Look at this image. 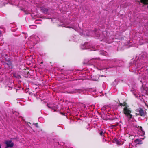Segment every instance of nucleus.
<instances>
[{"instance_id":"obj_3","label":"nucleus","mask_w":148,"mask_h":148,"mask_svg":"<svg viewBox=\"0 0 148 148\" xmlns=\"http://www.w3.org/2000/svg\"><path fill=\"white\" fill-rule=\"evenodd\" d=\"M5 144L7 147H12L14 145V143L11 140H7L5 142Z\"/></svg>"},{"instance_id":"obj_2","label":"nucleus","mask_w":148,"mask_h":148,"mask_svg":"<svg viewBox=\"0 0 148 148\" xmlns=\"http://www.w3.org/2000/svg\"><path fill=\"white\" fill-rule=\"evenodd\" d=\"M136 115L137 116H139L142 117H144L146 114V112L141 108H139L136 110Z\"/></svg>"},{"instance_id":"obj_18","label":"nucleus","mask_w":148,"mask_h":148,"mask_svg":"<svg viewBox=\"0 0 148 148\" xmlns=\"http://www.w3.org/2000/svg\"><path fill=\"white\" fill-rule=\"evenodd\" d=\"M12 89V88L11 87H9V88H8V90H11Z\"/></svg>"},{"instance_id":"obj_9","label":"nucleus","mask_w":148,"mask_h":148,"mask_svg":"<svg viewBox=\"0 0 148 148\" xmlns=\"http://www.w3.org/2000/svg\"><path fill=\"white\" fill-rule=\"evenodd\" d=\"M13 76L14 77H15L19 79L21 78V76L19 75H18L16 74H13Z\"/></svg>"},{"instance_id":"obj_20","label":"nucleus","mask_w":148,"mask_h":148,"mask_svg":"<svg viewBox=\"0 0 148 148\" xmlns=\"http://www.w3.org/2000/svg\"><path fill=\"white\" fill-rule=\"evenodd\" d=\"M0 148H1V145L0 144Z\"/></svg>"},{"instance_id":"obj_11","label":"nucleus","mask_w":148,"mask_h":148,"mask_svg":"<svg viewBox=\"0 0 148 148\" xmlns=\"http://www.w3.org/2000/svg\"><path fill=\"white\" fill-rule=\"evenodd\" d=\"M25 74L26 73L27 75H26L25 77H30V74L29 73V72L28 71H26L25 72Z\"/></svg>"},{"instance_id":"obj_10","label":"nucleus","mask_w":148,"mask_h":148,"mask_svg":"<svg viewBox=\"0 0 148 148\" xmlns=\"http://www.w3.org/2000/svg\"><path fill=\"white\" fill-rule=\"evenodd\" d=\"M113 142L116 143L117 144H119L120 142L116 138H114L113 139Z\"/></svg>"},{"instance_id":"obj_16","label":"nucleus","mask_w":148,"mask_h":148,"mask_svg":"<svg viewBox=\"0 0 148 148\" xmlns=\"http://www.w3.org/2000/svg\"><path fill=\"white\" fill-rule=\"evenodd\" d=\"M33 125H34L35 126L37 127V128H38L39 127V126L38 125V123H33Z\"/></svg>"},{"instance_id":"obj_21","label":"nucleus","mask_w":148,"mask_h":148,"mask_svg":"<svg viewBox=\"0 0 148 148\" xmlns=\"http://www.w3.org/2000/svg\"><path fill=\"white\" fill-rule=\"evenodd\" d=\"M8 147H6L5 148H8Z\"/></svg>"},{"instance_id":"obj_1","label":"nucleus","mask_w":148,"mask_h":148,"mask_svg":"<svg viewBox=\"0 0 148 148\" xmlns=\"http://www.w3.org/2000/svg\"><path fill=\"white\" fill-rule=\"evenodd\" d=\"M123 114L127 118L128 121H130L133 116L131 114L132 112L131 109L129 107H124L123 110Z\"/></svg>"},{"instance_id":"obj_14","label":"nucleus","mask_w":148,"mask_h":148,"mask_svg":"<svg viewBox=\"0 0 148 148\" xmlns=\"http://www.w3.org/2000/svg\"><path fill=\"white\" fill-rule=\"evenodd\" d=\"M99 134L101 136H103L104 134V133L103 132L102 130L99 133Z\"/></svg>"},{"instance_id":"obj_19","label":"nucleus","mask_w":148,"mask_h":148,"mask_svg":"<svg viewBox=\"0 0 148 148\" xmlns=\"http://www.w3.org/2000/svg\"><path fill=\"white\" fill-rule=\"evenodd\" d=\"M138 126L137 125H136V126H135L138 129Z\"/></svg>"},{"instance_id":"obj_12","label":"nucleus","mask_w":148,"mask_h":148,"mask_svg":"<svg viewBox=\"0 0 148 148\" xmlns=\"http://www.w3.org/2000/svg\"><path fill=\"white\" fill-rule=\"evenodd\" d=\"M123 106L124 107H129V106L127 105V104L125 102H124L123 103Z\"/></svg>"},{"instance_id":"obj_4","label":"nucleus","mask_w":148,"mask_h":148,"mask_svg":"<svg viewBox=\"0 0 148 148\" xmlns=\"http://www.w3.org/2000/svg\"><path fill=\"white\" fill-rule=\"evenodd\" d=\"M81 90L80 89H75L71 91H66V92L67 93L73 94L77 92H79Z\"/></svg>"},{"instance_id":"obj_15","label":"nucleus","mask_w":148,"mask_h":148,"mask_svg":"<svg viewBox=\"0 0 148 148\" xmlns=\"http://www.w3.org/2000/svg\"><path fill=\"white\" fill-rule=\"evenodd\" d=\"M138 129L140 131H142V132H144V131L143 130L142 127L141 126H138Z\"/></svg>"},{"instance_id":"obj_5","label":"nucleus","mask_w":148,"mask_h":148,"mask_svg":"<svg viewBox=\"0 0 148 148\" xmlns=\"http://www.w3.org/2000/svg\"><path fill=\"white\" fill-rule=\"evenodd\" d=\"M5 61L8 62L6 64L8 66V67L11 68H12V62L10 59H6Z\"/></svg>"},{"instance_id":"obj_13","label":"nucleus","mask_w":148,"mask_h":148,"mask_svg":"<svg viewBox=\"0 0 148 148\" xmlns=\"http://www.w3.org/2000/svg\"><path fill=\"white\" fill-rule=\"evenodd\" d=\"M48 106L49 108H51L53 110L54 112L56 111V109L54 108V107H53L52 106H50V105H49V106L48 105Z\"/></svg>"},{"instance_id":"obj_8","label":"nucleus","mask_w":148,"mask_h":148,"mask_svg":"<svg viewBox=\"0 0 148 148\" xmlns=\"http://www.w3.org/2000/svg\"><path fill=\"white\" fill-rule=\"evenodd\" d=\"M134 142L137 144H141L142 143V141L139 139L135 140L134 141Z\"/></svg>"},{"instance_id":"obj_6","label":"nucleus","mask_w":148,"mask_h":148,"mask_svg":"<svg viewBox=\"0 0 148 148\" xmlns=\"http://www.w3.org/2000/svg\"><path fill=\"white\" fill-rule=\"evenodd\" d=\"M141 3L144 5H147L148 8V0H140Z\"/></svg>"},{"instance_id":"obj_17","label":"nucleus","mask_w":148,"mask_h":148,"mask_svg":"<svg viewBox=\"0 0 148 148\" xmlns=\"http://www.w3.org/2000/svg\"><path fill=\"white\" fill-rule=\"evenodd\" d=\"M119 106H123V103H120L119 105H118Z\"/></svg>"},{"instance_id":"obj_7","label":"nucleus","mask_w":148,"mask_h":148,"mask_svg":"<svg viewBox=\"0 0 148 148\" xmlns=\"http://www.w3.org/2000/svg\"><path fill=\"white\" fill-rule=\"evenodd\" d=\"M41 10L42 12L45 14L47 13L48 10L47 9L44 8H41Z\"/></svg>"},{"instance_id":"obj_22","label":"nucleus","mask_w":148,"mask_h":148,"mask_svg":"<svg viewBox=\"0 0 148 148\" xmlns=\"http://www.w3.org/2000/svg\"><path fill=\"white\" fill-rule=\"evenodd\" d=\"M42 62H41V63H42Z\"/></svg>"}]
</instances>
